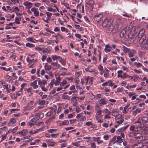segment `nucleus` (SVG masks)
Returning <instances> with one entry per match:
<instances>
[{
	"label": "nucleus",
	"instance_id": "63",
	"mask_svg": "<svg viewBox=\"0 0 148 148\" xmlns=\"http://www.w3.org/2000/svg\"><path fill=\"white\" fill-rule=\"evenodd\" d=\"M122 68L123 70L124 71H125L127 72H128L129 71L128 68L124 66H123Z\"/></svg>",
	"mask_w": 148,
	"mask_h": 148
},
{
	"label": "nucleus",
	"instance_id": "26",
	"mask_svg": "<svg viewBox=\"0 0 148 148\" xmlns=\"http://www.w3.org/2000/svg\"><path fill=\"white\" fill-rule=\"evenodd\" d=\"M114 116H115V119L116 120L118 119H123L122 117V115L121 114H116L115 115H114Z\"/></svg>",
	"mask_w": 148,
	"mask_h": 148
},
{
	"label": "nucleus",
	"instance_id": "48",
	"mask_svg": "<svg viewBox=\"0 0 148 148\" xmlns=\"http://www.w3.org/2000/svg\"><path fill=\"white\" fill-rule=\"evenodd\" d=\"M142 143L143 144H147L148 145V139L145 138L142 140Z\"/></svg>",
	"mask_w": 148,
	"mask_h": 148
},
{
	"label": "nucleus",
	"instance_id": "37",
	"mask_svg": "<svg viewBox=\"0 0 148 148\" xmlns=\"http://www.w3.org/2000/svg\"><path fill=\"white\" fill-rule=\"evenodd\" d=\"M26 46L29 48H33L35 47V45L34 44L29 42L26 44Z\"/></svg>",
	"mask_w": 148,
	"mask_h": 148
},
{
	"label": "nucleus",
	"instance_id": "2",
	"mask_svg": "<svg viewBox=\"0 0 148 148\" xmlns=\"http://www.w3.org/2000/svg\"><path fill=\"white\" fill-rule=\"evenodd\" d=\"M148 122V117H143L140 119H139L137 122H136L135 123H138V127H141L143 126V124L142 123H146Z\"/></svg>",
	"mask_w": 148,
	"mask_h": 148
},
{
	"label": "nucleus",
	"instance_id": "27",
	"mask_svg": "<svg viewBox=\"0 0 148 148\" xmlns=\"http://www.w3.org/2000/svg\"><path fill=\"white\" fill-rule=\"evenodd\" d=\"M93 2H89L88 4V7H90V10H92L93 7Z\"/></svg>",
	"mask_w": 148,
	"mask_h": 148
},
{
	"label": "nucleus",
	"instance_id": "60",
	"mask_svg": "<svg viewBox=\"0 0 148 148\" xmlns=\"http://www.w3.org/2000/svg\"><path fill=\"white\" fill-rule=\"evenodd\" d=\"M103 111L105 113H107L108 114H110V111H109L108 109H104L103 110Z\"/></svg>",
	"mask_w": 148,
	"mask_h": 148
},
{
	"label": "nucleus",
	"instance_id": "51",
	"mask_svg": "<svg viewBox=\"0 0 148 148\" xmlns=\"http://www.w3.org/2000/svg\"><path fill=\"white\" fill-rule=\"evenodd\" d=\"M83 113L81 112L79 114H77L76 116V117L77 119H80V118L83 116Z\"/></svg>",
	"mask_w": 148,
	"mask_h": 148
},
{
	"label": "nucleus",
	"instance_id": "6",
	"mask_svg": "<svg viewBox=\"0 0 148 148\" xmlns=\"http://www.w3.org/2000/svg\"><path fill=\"white\" fill-rule=\"evenodd\" d=\"M84 79L86 83L88 82L89 85H91L93 84V81L92 77L89 76H87L85 77Z\"/></svg>",
	"mask_w": 148,
	"mask_h": 148
},
{
	"label": "nucleus",
	"instance_id": "5",
	"mask_svg": "<svg viewBox=\"0 0 148 148\" xmlns=\"http://www.w3.org/2000/svg\"><path fill=\"white\" fill-rule=\"evenodd\" d=\"M140 45L143 50H145L147 49H148V38H147V40H144Z\"/></svg>",
	"mask_w": 148,
	"mask_h": 148
},
{
	"label": "nucleus",
	"instance_id": "61",
	"mask_svg": "<svg viewBox=\"0 0 148 148\" xmlns=\"http://www.w3.org/2000/svg\"><path fill=\"white\" fill-rule=\"evenodd\" d=\"M95 111L101 109L99 106L97 104L95 105Z\"/></svg>",
	"mask_w": 148,
	"mask_h": 148
},
{
	"label": "nucleus",
	"instance_id": "10",
	"mask_svg": "<svg viewBox=\"0 0 148 148\" xmlns=\"http://www.w3.org/2000/svg\"><path fill=\"white\" fill-rule=\"evenodd\" d=\"M37 81L36 80H35L30 84V86L32 87L34 89H36L38 87V85H37Z\"/></svg>",
	"mask_w": 148,
	"mask_h": 148
},
{
	"label": "nucleus",
	"instance_id": "47",
	"mask_svg": "<svg viewBox=\"0 0 148 148\" xmlns=\"http://www.w3.org/2000/svg\"><path fill=\"white\" fill-rule=\"evenodd\" d=\"M69 123V121L67 120H65L62 122V125H66Z\"/></svg>",
	"mask_w": 148,
	"mask_h": 148
},
{
	"label": "nucleus",
	"instance_id": "24",
	"mask_svg": "<svg viewBox=\"0 0 148 148\" xmlns=\"http://www.w3.org/2000/svg\"><path fill=\"white\" fill-rule=\"evenodd\" d=\"M143 132L147 135V136H148V125L144 127L143 130Z\"/></svg>",
	"mask_w": 148,
	"mask_h": 148
},
{
	"label": "nucleus",
	"instance_id": "18",
	"mask_svg": "<svg viewBox=\"0 0 148 148\" xmlns=\"http://www.w3.org/2000/svg\"><path fill=\"white\" fill-rule=\"evenodd\" d=\"M130 131H132L131 133H133L138 131V128L137 127H136L134 125L131 126L130 128Z\"/></svg>",
	"mask_w": 148,
	"mask_h": 148
},
{
	"label": "nucleus",
	"instance_id": "4",
	"mask_svg": "<svg viewBox=\"0 0 148 148\" xmlns=\"http://www.w3.org/2000/svg\"><path fill=\"white\" fill-rule=\"evenodd\" d=\"M112 22L109 18H106L102 22V26L103 27H107L112 24Z\"/></svg>",
	"mask_w": 148,
	"mask_h": 148
},
{
	"label": "nucleus",
	"instance_id": "41",
	"mask_svg": "<svg viewBox=\"0 0 148 148\" xmlns=\"http://www.w3.org/2000/svg\"><path fill=\"white\" fill-rule=\"evenodd\" d=\"M36 80H37V82H38V84L40 85L39 87H41V85L42 84V80H41L40 78H38Z\"/></svg>",
	"mask_w": 148,
	"mask_h": 148
},
{
	"label": "nucleus",
	"instance_id": "1",
	"mask_svg": "<svg viewBox=\"0 0 148 148\" xmlns=\"http://www.w3.org/2000/svg\"><path fill=\"white\" fill-rule=\"evenodd\" d=\"M145 30L144 29H141L139 31L138 35L136 37V38H137V41H139V43L142 44L143 42L145 40H147V38H146L145 35Z\"/></svg>",
	"mask_w": 148,
	"mask_h": 148
},
{
	"label": "nucleus",
	"instance_id": "30",
	"mask_svg": "<svg viewBox=\"0 0 148 148\" xmlns=\"http://www.w3.org/2000/svg\"><path fill=\"white\" fill-rule=\"evenodd\" d=\"M58 60H59V62L61 63V64L63 65H64L65 64V62L64 60L60 56H59Z\"/></svg>",
	"mask_w": 148,
	"mask_h": 148
},
{
	"label": "nucleus",
	"instance_id": "36",
	"mask_svg": "<svg viewBox=\"0 0 148 148\" xmlns=\"http://www.w3.org/2000/svg\"><path fill=\"white\" fill-rule=\"evenodd\" d=\"M51 67L50 65L45 64V68L46 71H49L51 69Z\"/></svg>",
	"mask_w": 148,
	"mask_h": 148
},
{
	"label": "nucleus",
	"instance_id": "50",
	"mask_svg": "<svg viewBox=\"0 0 148 148\" xmlns=\"http://www.w3.org/2000/svg\"><path fill=\"white\" fill-rule=\"evenodd\" d=\"M60 82L58 81H58L57 80H55V79H54V83L55 86H58L60 83Z\"/></svg>",
	"mask_w": 148,
	"mask_h": 148
},
{
	"label": "nucleus",
	"instance_id": "22",
	"mask_svg": "<svg viewBox=\"0 0 148 148\" xmlns=\"http://www.w3.org/2000/svg\"><path fill=\"white\" fill-rule=\"evenodd\" d=\"M100 101L101 102L100 104L101 105H104L107 103V101L104 98H101V99H99Z\"/></svg>",
	"mask_w": 148,
	"mask_h": 148
},
{
	"label": "nucleus",
	"instance_id": "54",
	"mask_svg": "<svg viewBox=\"0 0 148 148\" xmlns=\"http://www.w3.org/2000/svg\"><path fill=\"white\" fill-rule=\"evenodd\" d=\"M134 71L137 74H140L142 73V71L140 69L138 70H137L136 69H134Z\"/></svg>",
	"mask_w": 148,
	"mask_h": 148
},
{
	"label": "nucleus",
	"instance_id": "49",
	"mask_svg": "<svg viewBox=\"0 0 148 148\" xmlns=\"http://www.w3.org/2000/svg\"><path fill=\"white\" fill-rule=\"evenodd\" d=\"M56 80L61 82V79L60 78V75L58 74H56L55 75Z\"/></svg>",
	"mask_w": 148,
	"mask_h": 148
},
{
	"label": "nucleus",
	"instance_id": "64",
	"mask_svg": "<svg viewBox=\"0 0 148 148\" xmlns=\"http://www.w3.org/2000/svg\"><path fill=\"white\" fill-rule=\"evenodd\" d=\"M47 15V17H48L50 18L51 16L52 15V13L49 12H46Z\"/></svg>",
	"mask_w": 148,
	"mask_h": 148
},
{
	"label": "nucleus",
	"instance_id": "32",
	"mask_svg": "<svg viewBox=\"0 0 148 148\" xmlns=\"http://www.w3.org/2000/svg\"><path fill=\"white\" fill-rule=\"evenodd\" d=\"M124 121L123 119H118L116 120L115 122H116L118 125H120Z\"/></svg>",
	"mask_w": 148,
	"mask_h": 148
},
{
	"label": "nucleus",
	"instance_id": "11",
	"mask_svg": "<svg viewBox=\"0 0 148 148\" xmlns=\"http://www.w3.org/2000/svg\"><path fill=\"white\" fill-rule=\"evenodd\" d=\"M127 29H123L119 34L120 37L122 38L125 36L126 38L127 37V35H126Z\"/></svg>",
	"mask_w": 148,
	"mask_h": 148
},
{
	"label": "nucleus",
	"instance_id": "23",
	"mask_svg": "<svg viewBox=\"0 0 148 148\" xmlns=\"http://www.w3.org/2000/svg\"><path fill=\"white\" fill-rule=\"evenodd\" d=\"M134 23V22L133 21L131 22L129 25V28H130V29L131 30V31L133 29V31L135 30V27L133 26V24Z\"/></svg>",
	"mask_w": 148,
	"mask_h": 148
},
{
	"label": "nucleus",
	"instance_id": "16",
	"mask_svg": "<svg viewBox=\"0 0 148 148\" xmlns=\"http://www.w3.org/2000/svg\"><path fill=\"white\" fill-rule=\"evenodd\" d=\"M67 94V92H66L62 94L61 95L62 98L64 99L69 100L70 99V97L69 95H66Z\"/></svg>",
	"mask_w": 148,
	"mask_h": 148
},
{
	"label": "nucleus",
	"instance_id": "62",
	"mask_svg": "<svg viewBox=\"0 0 148 148\" xmlns=\"http://www.w3.org/2000/svg\"><path fill=\"white\" fill-rule=\"evenodd\" d=\"M110 82V80H109L108 81L106 82H105L103 83L102 84V86H105L108 85L109 83Z\"/></svg>",
	"mask_w": 148,
	"mask_h": 148
},
{
	"label": "nucleus",
	"instance_id": "15",
	"mask_svg": "<svg viewBox=\"0 0 148 148\" xmlns=\"http://www.w3.org/2000/svg\"><path fill=\"white\" fill-rule=\"evenodd\" d=\"M136 51L134 49L131 50L128 53V56L129 57H132L134 56L136 53Z\"/></svg>",
	"mask_w": 148,
	"mask_h": 148
},
{
	"label": "nucleus",
	"instance_id": "44",
	"mask_svg": "<svg viewBox=\"0 0 148 148\" xmlns=\"http://www.w3.org/2000/svg\"><path fill=\"white\" fill-rule=\"evenodd\" d=\"M33 108L32 106H28L24 108L23 110L24 111H27L29 110L32 109Z\"/></svg>",
	"mask_w": 148,
	"mask_h": 148
},
{
	"label": "nucleus",
	"instance_id": "55",
	"mask_svg": "<svg viewBox=\"0 0 148 148\" xmlns=\"http://www.w3.org/2000/svg\"><path fill=\"white\" fill-rule=\"evenodd\" d=\"M29 133L30 134H31V135H32V134H36L37 133L36 130H32L30 131L29 132Z\"/></svg>",
	"mask_w": 148,
	"mask_h": 148
},
{
	"label": "nucleus",
	"instance_id": "25",
	"mask_svg": "<svg viewBox=\"0 0 148 148\" xmlns=\"http://www.w3.org/2000/svg\"><path fill=\"white\" fill-rule=\"evenodd\" d=\"M123 141V140L121 139V136H118L117 137L116 141L118 143H121Z\"/></svg>",
	"mask_w": 148,
	"mask_h": 148
},
{
	"label": "nucleus",
	"instance_id": "7",
	"mask_svg": "<svg viewBox=\"0 0 148 148\" xmlns=\"http://www.w3.org/2000/svg\"><path fill=\"white\" fill-rule=\"evenodd\" d=\"M77 97L74 96L72 97L71 100V103L72 104L73 106H77Z\"/></svg>",
	"mask_w": 148,
	"mask_h": 148
},
{
	"label": "nucleus",
	"instance_id": "43",
	"mask_svg": "<svg viewBox=\"0 0 148 148\" xmlns=\"http://www.w3.org/2000/svg\"><path fill=\"white\" fill-rule=\"evenodd\" d=\"M59 133L54 134L52 133L51 134V137L53 138H56L57 137Z\"/></svg>",
	"mask_w": 148,
	"mask_h": 148
},
{
	"label": "nucleus",
	"instance_id": "57",
	"mask_svg": "<svg viewBox=\"0 0 148 148\" xmlns=\"http://www.w3.org/2000/svg\"><path fill=\"white\" fill-rule=\"evenodd\" d=\"M86 119V117L85 116H83L82 117L80 118L79 121H85Z\"/></svg>",
	"mask_w": 148,
	"mask_h": 148
},
{
	"label": "nucleus",
	"instance_id": "42",
	"mask_svg": "<svg viewBox=\"0 0 148 148\" xmlns=\"http://www.w3.org/2000/svg\"><path fill=\"white\" fill-rule=\"evenodd\" d=\"M36 115L38 116H39V117L40 119H42L43 117L44 114L43 113H41L40 112L37 113L36 114Z\"/></svg>",
	"mask_w": 148,
	"mask_h": 148
},
{
	"label": "nucleus",
	"instance_id": "59",
	"mask_svg": "<svg viewBox=\"0 0 148 148\" xmlns=\"http://www.w3.org/2000/svg\"><path fill=\"white\" fill-rule=\"evenodd\" d=\"M103 115H95V118L96 120L98 119H100L102 118L103 117Z\"/></svg>",
	"mask_w": 148,
	"mask_h": 148
},
{
	"label": "nucleus",
	"instance_id": "12",
	"mask_svg": "<svg viewBox=\"0 0 148 148\" xmlns=\"http://www.w3.org/2000/svg\"><path fill=\"white\" fill-rule=\"evenodd\" d=\"M103 15L101 14H97L95 16V20L98 22L101 21Z\"/></svg>",
	"mask_w": 148,
	"mask_h": 148
},
{
	"label": "nucleus",
	"instance_id": "9",
	"mask_svg": "<svg viewBox=\"0 0 148 148\" xmlns=\"http://www.w3.org/2000/svg\"><path fill=\"white\" fill-rule=\"evenodd\" d=\"M130 106V104H127L124 107V110L122 111V112L124 114L127 113L129 110L130 109L131 107H129Z\"/></svg>",
	"mask_w": 148,
	"mask_h": 148
},
{
	"label": "nucleus",
	"instance_id": "21",
	"mask_svg": "<svg viewBox=\"0 0 148 148\" xmlns=\"http://www.w3.org/2000/svg\"><path fill=\"white\" fill-rule=\"evenodd\" d=\"M108 29L106 30V32L108 34H110L112 30L113 29V27L112 26V25H109L107 26Z\"/></svg>",
	"mask_w": 148,
	"mask_h": 148
},
{
	"label": "nucleus",
	"instance_id": "58",
	"mask_svg": "<svg viewBox=\"0 0 148 148\" xmlns=\"http://www.w3.org/2000/svg\"><path fill=\"white\" fill-rule=\"evenodd\" d=\"M121 15L127 17H130V15L129 14H128L126 12H124Z\"/></svg>",
	"mask_w": 148,
	"mask_h": 148
},
{
	"label": "nucleus",
	"instance_id": "31",
	"mask_svg": "<svg viewBox=\"0 0 148 148\" xmlns=\"http://www.w3.org/2000/svg\"><path fill=\"white\" fill-rule=\"evenodd\" d=\"M27 132V130H23L20 132H19V134H21L22 136H25Z\"/></svg>",
	"mask_w": 148,
	"mask_h": 148
},
{
	"label": "nucleus",
	"instance_id": "46",
	"mask_svg": "<svg viewBox=\"0 0 148 148\" xmlns=\"http://www.w3.org/2000/svg\"><path fill=\"white\" fill-rule=\"evenodd\" d=\"M57 130V129H50L47 130L48 132L49 133L55 132Z\"/></svg>",
	"mask_w": 148,
	"mask_h": 148
},
{
	"label": "nucleus",
	"instance_id": "13",
	"mask_svg": "<svg viewBox=\"0 0 148 148\" xmlns=\"http://www.w3.org/2000/svg\"><path fill=\"white\" fill-rule=\"evenodd\" d=\"M31 10L34 12V14L35 16H37L39 15V12L38 11V9L34 7L31 9Z\"/></svg>",
	"mask_w": 148,
	"mask_h": 148
},
{
	"label": "nucleus",
	"instance_id": "33",
	"mask_svg": "<svg viewBox=\"0 0 148 148\" xmlns=\"http://www.w3.org/2000/svg\"><path fill=\"white\" fill-rule=\"evenodd\" d=\"M134 64L135 65L136 67L137 68H139L141 67L142 66V64L140 62H135Z\"/></svg>",
	"mask_w": 148,
	"mask_h": 148
},
{
	"label": "nucleus",
	"instance_id": "14",
	"mask_svg": "<svg viewBox=\"0 0 148 148\" xmlns=\"http://www.w3.org/2000/svg\"><path fill=\"white\" fill-rule=\"evenodd\" d=\"M24 5L27 7V8L28 9H30L33 5V3L29 2H26L24 3Z\"/></svg>",
	"mask_w": 148,
	"mask_h": 148
},
{
	"label": "nucleus",
	"instance_id": "3",
	"mask_svg": "<svg viewBox=\"0 0 148 148\" xmlns=\"http://www.w3.org/2000/svg\"><path fill=\"white\" fill-rule=\"evenodd\" d=\"M135 36L132 33H130L129 34L127 35V37H126V38L127 39H130L131 41L133 42L134 43H137L139 41H137V38H135Z\"/></svg>",
	"mask_w": 148,
	"mask_h": 148
},
{
	"label": "nucleus",
	"instance_id": "53",
	"mask_svg": "<svg viewBox=\"0 0 148 148\" xmlns=\"http://www.w3.org/2000/svg\"><path fill=\"white\" fill-rule=\"evenodd\" d=\"M48 87H45L44 86H43L41 87L42 90L46 92L48 90Z\"/></svg>",
	"mask_w": 148,
	"mask_h": 148
},
{
	"label": "nucleus",
	"instance_id": "52",
	"mask_svg": "<svg viewBox=\"0 0 148 148\" xmlns=\"http://www.w3.org/2000/svg\"><path fill=\"white\" fill-rule=\"evenodd\" d=\"M54 84V79H53L51 80V82L49 84V85L50 87L51 88L53 87Z\"/></svg>",
	"mask_w": 148,
	"mask_h": 148
},
{
	"label": "nucleus",
	"instance_id": "29",
	"mask_svg": "<svg viewBox=\"0 0 148 148\" xmlns=\"http://www.w3.org/2000/svg\"><path fill=\"white\" fill-rule=\"evenodd\" d=\"M46 142L49 145L51 143H56V142H54L53 140V139H48L46 140Z\"/></svg>",
	"mask_w": 148,
	"mask_h": 148
},
{
	"label": "nucleus",
	"instance_id": "17",
	"mask_svg": "<svg viewBox=\"0 0 148 148\" xmlns=\"http://www.w3.org/2000/svg\"><path fill=\"white\" fill-rule=\"evenodd\" d=\"M55 113L52 111H49L45 115L46 116H51L52 118L54 119L55 117L54 116V114Z\"/></svg>",
	"mask_w": 148,
	"mask_h": 148
},
{
	"label": "nucleus",
	"instance_id": "34",
	"mask_svg": "<svg viewBox=\"0 0 148 148\" xmlns=\"http://www.w3.org/2000/svg\"><path fill=\"white\" fill-rule=\"evenodd\" d=\"M67 81L65 79H64L60 83V86L61 87L64 86L67 83Z\"/></svg>",
	"mask_w": 148,
	"mask_h": 148
},
{
	"label": "nucleus",
	"instance_id": "35",
	"mask_svg": "<svg viewBox=\"0 0 148 148\" xmlns=\"http://www.w3.org/2000/svg\"><path fill=\"white\" fill-rule=\"evenodd\" d=\"M100 138L99 137H97L95 138V140L97 142V143L98 144H99L102 143L103 141L102 140H100Z\"/></svg>",
	"mask_w": 148,
	"mask_h": 148
},
{
	"label": "nucleus",
	"instance_id": "19",
	"mask_svg": "<svg viewBox=\"0 0 148 148\" xmlns=\"http://www.w3.org/2000/svg\"><path fill=\"white\" fill-rule=\"evenodd\" d=\"M51 65L53 66L55 69H58L60 67V65L57 62H52Z\"/></svg>",
	"mask_w": 148,
	"mask_h": 148
},
{
	"label": "nucleus",
	"instance_id": "56",
	"mask_svg": "<svg viewBox=\"0 0 148 148\" xmlns=\"http://www.w3.org/2000/svg\"><path fill=\"white\" fill-rule=\"evenodd\" d=\"M123 131V130H122V128H121L116 131V133L117 134H119L120 133H121Z\"/></svg>",
	"mask_w": 148,
	"mask_h": 148
},
{
	"label": "nucleus",
	"instance_id": "40",
	"mask_svg": "<svg viewBox=\"0 0 148 148\" xmlns=\"http://www.w3.org/2000/svg\"><path fill=\"white\" fill-rule=\"evenodd\" d=\"M96 113L95 115H102V111L101 109L98 110L96 111Z\"/></svg>",
	"mask_w": 148,
	"mask_h": 148
},
{
	"label": "nucleus",
	"instance_id": "39",
	"mask_svg": "<svg viewBox=\"0 0 148 148\" xmlns=\"http://www.w3.org/2000/svg\"><path fill=\"white\" fill-rule=\"evenodd\" d=\"M82 73V72L81 71H75V75L76 77H79Z\"/></svg>",
	"mask_w": 148,
	"mask_h": 148
},
{
	"label": "nucleus",
	"instance_id": "38",
	"mask_svg": "<svg viewBox=\"0 0 148 148\" xmlns=\"http://www.w3.org/2000/svg\"><path fill=\"white\" fill-rule=\"evenodd\" d=\"M75 111L77 113H78L81 112L82 110L78 106H75Z\"/></svg>",
	"mask_w": 148,
	"mask_h": 148
},
{
	"label": "nucleus",
	"instance_id": "20",
	"mask_svg": "<svg viewBox=\"0 0 148 148\" xmlns=\"http://www.w3.org/2000/svg\"><path fill=\"white\" fill-rule=\"evenodd\" d=\"M111 47L108 44L105 45L104 51L108 53L110 52L111 51Z\"/></svg>",
	"mask_w": 148,
	"mask_h": 148
},
{
	"label": "nucleus",
	"instance_id": "28",
	"mask_svg": "<svg viewBox=\"0 0 148 148\" xmlns=\"http://www.w3.org/2000/svg\"><path fill=\"white\" fill-rule=\"evenodd\" d=\"M138 55L140 58H143L145 56V53L144 51H139L138 52Z\"/></svg>",
	"mask_w": 148,
	"mask_h": 148
},
{
	"label": "nucleus",
	"instance_id": "8",
	"mask_svg": "<svg viewBox=\"0 0 148 148\" xmlns=\"http://www.w3.org/2000/svg\"><path fill=\"white\" fill-rule=\"evenodd\" d=\"M130 136H133L135 138H138L141 136V134L140 132L136 131L135 133H130Z\"/></svg>",
	"mask_w": 148,
	"mask_h": 148
},
{
	"label": "nucleus",
	"instance_id": "45",
	"mask_svg": "<svg viewBox=\"0 0 148 148\" xmlns=\"http://www.w3.org/2000/svg\"><path fill=\"white\" fill-rule=\"evenodd\" d=\"M59 56L56 55H52L51 56L52 58L53 61H55L56 60H58Z\"/></svg>",
	"mask_w": 148,
	"mask_h": 148
}]
</instances>
